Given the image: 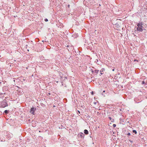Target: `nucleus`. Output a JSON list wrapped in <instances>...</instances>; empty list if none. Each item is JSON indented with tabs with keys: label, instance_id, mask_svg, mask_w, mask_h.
I'll return each mask as SVG.
<instances>
[{
	"label": "nucleus",
	"instance_id": "1",
	"mask_svg": "<svg viewBox=\"0 0 147 147\" xmlns=\"http://www.w3.org/2000/svg\"><path fill=\"white\" fill-rule=\"evenodd\" d=\"M143 23L142 22L138 23L137 24L138 26L137 28V31L140 32H142L144 30H145L144 28L142 26Z\"/></svg>",
	"mask_w": 147,
	"mask_h": 147
},
{
	"label": "nucleus",
	"instance_id": "2",
	"mask_svg": "<svg viewBox=\"0 0 147 147\" xmlns=\"http://www.w3.org/2000/svg\"><path fill=\"white\" fill-rule=\"evenodd\" d=\"M7 101L5 99L4 100L1 102V107L2 108H5L6 107H7L8 105Z\"/></svg>",
	"mask_w": 147,
	"mask_h": 147
},
{
	"label": "nucleus",
	"instance_id": "3",
	"mask_svg": "<svg viewBox=\"0 0 147 147\" xmlns=\"http://www.w3.org/2000/svg\"><path fill=\"white\" fill-rule=\"evenodd\" d=\"M36 110V108L32 107L31 108L30 112L32 113L33 115H34V112Z\"/></svg>",
	"mask_w": 147,
	"mask_h": 147
},
{
	"label": "nucleus",
	"instance_id": "4",
	"mask_svg": "<svg viewBox=\"0 0 147 147\" xmlns=\"http://www.w3.org/2000/svg\"><path fill=\"white\" fill-rule=\"evenodd\" d=\"M8 88L7 86H4L2 88V90L3 92H5L8 90Z\"/></svg>",
	"mask_w": 147,
	"mask_h": 147
},
{
	"label": "nucleus",
	"instance_id": "5",
	"mask_svg": "<svg viewBox=\"0 0 147 147\" xmlns=\"http://www.w3.org/2000/svg\"><path fill=\"white\" fill-rule=\"evenodd\" d=\"M13 135L11 133H7V138L10 139L12 137Z\"/></svg>",
	"mask_w": 147,
	"mask_h": 147
},
{
	"label": "nucleus",
	"instance_id": "6",
	"mask_svg": "<svg viewBox=\"0 0 147 147\" xmlns=\"http://www.w3.org/2000/svg\"><path fill=\"white\" fill-rule=\"evenodd\" d=\"M79 136L82 139H83L84 138V134L82 133H80Z\"/></svg>",
	"mask_w": 147,
	"mask_h": 147
},
{
	"label": "nucleus",
	"instance_id": "7",
	"mask_svg": "<svg viewBox=\"0 0 147 147\" xmlns=\"http://www.w3.org/2000/svg\"><path fill=\"white\" fill-rule=\"evenodd\" d=\"M105 71V69L104 68H102L101 70L100 71V75L101 76V75L103 74V73H102V72H104Z\"/></svg>",
	"mask_w": 147,
	"mask_h": 147
},
{
	"label": "nucleus",
	"instance_id": "8",
	"mask_svg": "<svg viewBox=\"0 0 147 147\" xmlns=\"http://www.w3.org/2000/svg\"><path fill=\"white\" fill-rule=\"evenodd\" d=\"M9 112V110H5L3 114L5 113V115H7L8 113Z\"/></svg>",
	"mask_w": 147,
	"mask_h": 147
},
{
	"label": "nucleus",
	"instance_id": "9",
	"mask_svg": "<svg viewBox=\"0 0 147 147\" xmlns=\"http://www.w3.org/2000/svg\"><path fill=\"white\" fill-rule=\"evenodd\" d=\"M84 134H85L86 135H87L88 134V130L87 129H85L84 131Z\"/></svg>",
	"mask_w": 147,
	"mask_h": 147
},
{
	"label": "nucleus",
	"instance_id": "10",
	"mask_svg": "<svg viewBox=\"0 0 147 147\" xmlns=\"http://www.w3.org/2000/svg\"><path fill=\"white\" fill-rule=\"evenodd\" d=\"M132 132L133 133H134L135 134H136L137 133V131L135 130H133Z\"/></svg>",
	"mask_w": 147,
	"mask_h": 147
},
{
	"label": "nucleus",
	"instance_id": "11",
	"mask_svg": "<svg viewBox=\"0 0 147 147\" xmlns=\"http://www.w3.org/2000/svg\"><path fill=\"white\" fill-rule=\"evenodd\" d=\"M99 71L98 70H96L94 71V72L96 74H97L98 73Z\"/></svg>",
	"mask_w": 147,
	"mask_h": 147
},
{
	"label": "nucleus",
	"instance_id": "12",
	"mask_svg": "<svg viewBox=\"0 0 147 147\" xmlns=\"http://www.w3.org/2000/svg\"><path fill=\"white\" fill-rule=\"evenodd\" d=\"M5 92H4V93H0V95H1V96H2L3 95V94H5Z\"/></svg>",
	"mask_w": 147,
	"mask_h": 147
},
{
	"label": "nucleus",
	"instance_id": "13",
	"mask_svg": "<svg viewBox=\"0 0 147 147\" xmlns=\"http://www.w3.org/2000/svg\"><path fill=\"white\" fill-rule=\"evenodd\" d=\"M77 113L80 116V115H79V114H80V112L79 111H78V110L77 111Z\"/></svg>",
	"mask_w": 147,
	"mask_h": 147
},
{
	"label": "nucleus",
	"instance_id": "14",
	"mask_svg": "<svg viewBox=\"0 0 147 147\" xmlns=\"http://www.w3.org/2000/svg\"><path fill=\"white\" fill-rule=\"evenodd\" d=\"M105 90H104L102 92V95H103L104 96H105V95L104 94V93H105Z\"/></svg>",
	"mask_w": 147,
	"mask_h": 147
},
{
	"label": "nucleus",
	"instance_id": "15",
	"mask_svg": "<svg viewBox=\"0 0 147 147\" xmlns=\"http://www.w3.org/2000/svg\"><path fill=\"white\" fill-rule=\"evenodd\" d=\"M45 21L46 22H48V20L47 19V18H45Z\"/></svg>",
	"mask_w": 147,
	"mask_h": 147
},
{
	"label": "nucleus",
	"instance_id": "16",
	"mask_svg": "<svg viewBox=\"0 0 147 147\" xmlns=\"http://www.w3.org/2000/svg\"><path fill=\"white\" fill-rule=\"evenodd\" d=\"M94 94V92L93 91H92L91 92V94L92 95H93V94Z\"/></svg>",
	"mask_w": 147,
	"mask_h": 147
},
{
	"label": "nucleus",
	"instance_id": "17",
	"mask_svg": "<svg viewBox=\"0 0 147 147\" xmlns=\"http://www.w3.org/2000/svg\"><path fill=\"white\" fill-rule=\"evenodd\" d=\"M116 125L115 124H113V127H115L116 126Z\"/></svg>",
	"mask_w": 147,
	"mask_h": 147
},
{
	"label": "nucleus",
	"instance_id": "18",
	"mask_svg": "<svg viewBox=\"0 0 147 147\" xmlns=\"http://www.w3.org/2000/svg\"><path fill=\"white\" fill-rule=\"evenodd\" d=\"M108 118H109V119L110 120H112V118H111V117H109Z\"/></svg>",
	"mask_w": 147,
	"mask_h": 147
},
{
	"label": "nucleus",
	"instance_id": "19",
	"mask_svg": "<svg viewBox=\"0 0 147 147\" xmlns=\"http://www.w3.org/2000/svg\"><path fill=\"white\" fill-rule=\"evenodd\" d=\"M142 84H145V82H144V81H142Z\"/></svg>",
	"mask_w": 147,
	"mask_h": 147
},
{
	"label": "nucleus",
	"instance_id": "20",
	"mask_svg": "<svg viewBox=\"0 0 147 147\" xmlns=\"http://www.w3.org/2000/svg\"><path fill=\"white\" fill-rule=\"evenodd\" d=\"M131 135V134L130 133H128L127 134V135L128 136H130Z\"/></svg>",
	"mask_w": 147,
	"mask_h": 147
},
{
	"label": "nucleus",
	"instance_id": "21",
	"mask_svg": "<svg viewBox=\"0 0 147 147\" xmlns=\"http://www.w3.org/2000/svg\"><path fill=\"white\" fill-rule=\"evenodd\" d=\"M91 71L92 72V73H93L94 72V71L93 70V69H91Z\"/></svg>",
	"mask_w": 147,
	"mask_h": 147
},
{
	"label": "nucleus",
	"instance_id": "22",
	"mask_svg": "<svg viewBox=\"0 0 147 147\" xmlns=\"http://www.w3.org/2000/svg\"><path fill=\"white\" fill-rule=\"evenodd\" d=\"M32 126L33 127H35V126H36L35 124H33V123H32Z\"/></svg>",
	"mask_w": 147,
	"mask_h": 147
},
{
	"label": "nucleus",
	"instance_id": "23",
	"mask_svg": "<svg viewBox=\"0 0 147 147\" xmlns=\"http://www.w3.org/2000/svg\"><path fill=\"white\" fill-rule=\"evenodd\" d=\"M111 120L112 122H114V119H112V120Z\"/></svg>",
	"mask_w": 147,
	"mask_h": 147
},
{
	"label": "nucleus",
	"instance_id": "24",
	"mask_svg": "<svg viewBox=\"0 0 147 147\" xmlns=\"http://www.w3.org/2000/svg\"><path fill=\"white\" fill-rule=\"evenodd\" d=\"M93 103L95 104V105H96V102H93Z\"/></svg>",
	"mask_w": 147,
	"mask_h": 147
},
{
	"label": "nucleus",
	"instance_id": "25",
	"mask_svg": "<svg viewBox=\"0 0 147 147\" xmlns=\"http://www.w3.org/2000/svg\"><path fill=\"white\" fill-rule=\"evenodd\" d=\"M129 141H130V142H131V143H133V141H132L129 140Z\"/></svg>",
	"mask_w": 147,
	"mask_h": 147
},
{
	"label": "nucleus",
	"instance_id": "26",
	"mask_svg": "<svg viewBox=\"0 0 147 147\" xmlns=\"http://www.w3.org/2000/svg\"><path fill=\"white\" fill-rule=\"evenodd\" d=\"M138 61L137 59H134V61Z\"/></svg>",
	"mask_w": 147,
	"mask_h": 147
},
{
	"label": "nucleus",
	"instance_id": "27",
	"mask_svg": "<svg viewBox=\"0 0 147 147\" xmlns=\"http://www.w3.org/2000/svg\"><path fill=\"white\" fill-rule=\"evenodd\" d=\"M115 70V69H112V71H114Z\"/></svg>",
	"mask_w": 147,
	"mask_h": 147
},
{
	"label": "nucleus",
	"instance_id": "28",
	"mask_svg": "<svg viewBox=\"0 0 147 147\" xmlns=\"http://www.w3.org/2000/svg\"><path fill=\"white\" fill-rule=\"evenodd\" d=\"M69 6H70V5H68V7H69Z\"/></svg>",
	"mask_w": 147,
	"mask_h": 147
},
{
	"label": "nucleus",
	"instance_id": "29",
	"mask_svg": "<svg viewBox=\"0 0 147 147\" xmlns=\"http://www.w3.org/2000/svg\"><path fill=\"white\" fill-rule=\"evenodd\" d=\"M42 42H46V41H45L44 40H43L42 41Z\"/></svg>",
	"mask_w": 147,
	"mask_h": 147
},
{
	"label": "nucleus",
	"instance_id": "30",
	"mask_svg": "<svg viewBox=\"0 0 147 147\" xmlns=\"http://www.w3.org/2000/svg\"><path fill=\"white\" fill-rule=\"evenodd\" d=\"M1 81L0 80V84H1Z\"/></svg>",
	"mask_w": 147,
	"mask_h": 147
},
{
	"label": "nucleus",
	"instance_id": "31",
	"mask_svg": "<svg viewBox=\"0 0 147 147\" xmlns=\"http://www.w3.org/2000/svg\"><path fill=\"white\" fill-rule=\"evenodd\" d=\"M55 107V106H53L54 107Z\"/></svg>",
	"mask_w": 147,
	"mask_h": 147
},
{
	"label": "nucleus",
	"instance_id": "32",
	"mask_svg": "<svg viewBox=\"0 0 147 147\" xmlns=\"http://www.w3.org/2000/svg\"><path fill=\"white\" fill-rule=\"evenodd\" d=\"M39 132H40V131H39Z\"/></svg>",
	"mask_w": 147,
	"mask_h": 147
}]
</instances>
